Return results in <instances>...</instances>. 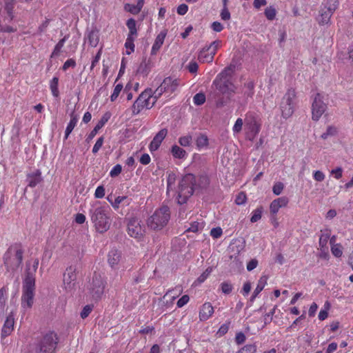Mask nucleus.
I'll return each mask as SVG.
<instances>
[{"label": "nucleus", "mask_w": 353, "mask_h": 353, "mask_svg": "<svg viewBox=\"0 0 353 353\" xmlns=\"http://www.w3.org/2000/svg\"><path fill=\"white\" fill-rule=\"evenodd\" d=\"M123 203L125 205H128L130 204V200L125 196H119L115 198L114 201L112 203V206L114 209L117 210L119 208L120 204Z\"/></svg>", "instance_id": "e433bc0d"}, {"label": "nucleus", "mask_w": 353, "mask_h": 353, "mask_svg": "<svg viewBox=\"0 0 353 353\" xmlns=\"http://www.w3.org/2000/svg\"><path fill=\"white\" fill-rule=\"evenodd\" d=\"M8 291V288L6 286L0 289V315H3L5 312Z\"/></svg>", "instance_id": "c85d7f7f"}, {"label": "nucleus", "mask_w": 353, "mask_h": 353, "mask_svg": "<svg viewBox=\"0 0 353 353\" xmlns=\"http://www.w3.org/2000/svg\"><path fill=\"white\" fill-rule=\"evenodd\" d=\"M41 171L39 170L34 173L28 174L27 176L28 186L30 188H34L37 186L41 181Z\"/></svg>", "instance_id": "bb28decb"}, {"label": "nucleus", "mask_w": 353, "mask_h": 353, "mask_svg": "<svg viewBox=\"0 0 353 353\" xmlns=\"http://www.w3.org/2000/svg\"><path fill=\"white\" fill-rule=\"evenodd\" d=\"M289 203V199L287 196H281L273 200L270 205V212L272 216H276L281 208H285Z\"/></svg>", "instance_id": "aec40b11"}, {"label": "nucleus", "mask_w": 353, "mask_h": 353, "mask_svg": "<svg viewBox=\"0 0 353 353\" xmlns=\"http://www.w3.org/2000/svg\"><path fill=\"white\" fill-rule=\"evenodd\" d=\"M77 122H78V117L76 114H74V113L71 114L70 122L68 123V124L66 127L65 131V136H64L65 139H67L68 138L69 135L72 132L74 127L77 125Z\"/></svg>", "instance_id": "cd10ccee"}, {"label": "nucleus", "mask_w": 353, "mask_h": 353, "mask_svg": "<svg viewBox=\"0 0 353 353\" xmlns=\"http://www.w3.org/2000/svg\"><path fill=\"white\" fill-rule=\"evenodd\" d=\"M89 44L92 47H96L99 41V35L97 30H92L88 34Z\"/></svg>", "instance_id": "72a5a7b5"}, {"label": "nucleus", "mask_w": 353, "mask_h": 353, "mask_svg": "<svg viewBox=\"0 0 353 353\" xmlns=\"http://www.w3.org/2000/svg\"><path fill=\"white\" fill-rule=\"evenodd\" d=\"M110 208L105 203L97 201L89 211L90 219L96 230L103 233L109 230L111 224Z\"/></svg>", "instance_id": "f03ea898"}, {"label": "nucleus", "mask_w": 353, "mask_h": 353, "mask_svg": "<svg viewBox=\"0 0 353 353\" xmlns=\"http://www.w3.org/2000/svg\"><path fill=\"white\" fill-rule=\"evenodd\" d=\"M256 345L255 344H247L240 349L237 353H256Z\"/></svg>", "instance_id": "49530a36"}, {"label": "nucleus", "mask_w": 353, "mask_h": 353, "mask_svg": "<svg viewBox=\"0 0 353 353\" xmlns=\"http://www.w3.org/2000/svg\"><path fill=\"white\" fill-rule=\"evenodd\" d=\"M166 34L167 31L163 30L157 36L154 43H153L151 49L152 55H155L157 53V52L160 50L162 45L163 44Z\"/></svg>", "instance_id": "b1692460"}, {"label": "nucleus", "mask_w": 353, "mask_h": 353, "mask_svg": "<svg viewBox=\"0 0 353 353\" xmlns=\"http://www.w3.org/2000/svg\"><path fill=\"white\" fill-rule=\"evenodd\" d=\"M221 19L223 21H228L230 19L231 15L228 8H223L220 13Z\"/></svg>", "instance_id": "e2e57ef3"}, {"label": "nucleus", "mask_w": 353, "mask_h": 353, "mask_svg": "<svg viewBox=\"0 0 353 353\" xmlns=\"http://www.w3.org/2000/svg\"><path fill=\"white\" fill-rule=\"evenodd\" d=\"M214 310L210 302L204 303L199 309V318L201 321L208 320L214 314Z\"/></svg>", "instance_id": "412c9836"}, {"label": "nucleus", "mask_w": 353, "mask_h": 353, "mask_svg": "<svg viewBox=\"0 0 353 353\" xmlns=\"http://www.w3.org/2000/svg\"><path fill=\"white\" fill-rule=\"evenodd\" d=\"M205 95L202 92H199L194 96L193 102L196 105H201L205 102Z\"/></svg>", "instance_id": "09e8293b"}, {"label": "nucleus", "mask_w": 353, "mask_h": 353, "mask_svg": "<svg viewBox=\"0 0 353 353\" xmlns=\"http://www.w3.org/2000/svg\"><path fill=\"white\" fill-rule=\"evenodd\" d=\"M192 142V137L190 134L182 136L179 139V143L183 147H189Z\"/></svg>", "instance_id": "37998d69"}, {"label": "nucleus", "mask_w": 353, "mask_h": 353, "mask_svg": "<svg viewBox=\"0 0 353 353\" xmlns=\"http://www.w3.org/2000/svg\"><path fill=\"white\" fill-rule=\"evenodd\" d=\"M246 199H247L246 194L244 192H241L236 196V199H235V203L237 205H242L246 202Z\"/></svg>", "instance_id": "052dcab7"}, {"label": "nucleus", "mask_w": 353, "mask_h": 353, "mask_svg": "<svg viewBox=\"0 0 353 353\" xmlns=\"http://www.w3.org/2000/svg\"><path fill=\"white\" fill-rule=\"evenodd\" d=\"M246 90L244 95L246 98H252L254 94V83L253 81H248L244 84Z\"/></svg>", "instance_id": "ea45409f"}, {"label": "nucleus", "mask_w": 353, "mask_h": 353, "mask_svg": "<svg viewBox=\"0 0 353 353\" xmlns=\"http://www.w3.org/2000/svg\"><path fill=\"white\" fill-rule=\"evenodd\" d=\"M170 218V209L168 206H162L157 209L148 219V225L154 230H161L165 227Z\"/></svg>", "instance_id": "0eeeda50"}, {"label": "nucleus", "mask_w": 353, "mask_h": 353, "mask_svg": "<svg viewBox=\"0 0 353 353\" xmlns=\"http://www.w3.org/2000/svg\"><path fill=\"white\" fill-rule=\"evenodd\" d=\"M92 309L93 306L91 305H86L85 306H84L82 311L81 312V317L83 319L87 318L92 311Z\"/></svg>", "instance_id": "4d7b16f0"}, {"label": "nucleus", "mask_w": 353, "mask_h": 353, "mask_svg": "<svg viewBox=\"0 0 353 353\" xmlns=\"http://www.w3.org/2000/svg\"><path fill=\"white\" fill-rule=\"evenodd\" d=\"M59 336L54 331L43 335L35 346L36 353H54L59 343Z\"/></svg>", "instance_id": "423d86ee"}, {"label": "nucleus", "mask_w": 353, "mask_h": 353, "mask_svg": "<svg viewBox=\"0 0 353 353\" xmlns=\"http://www.w3.org/2000/svg\"><path fill=\"white\" fill-rule=\"evenodd\" d=\"M201 183H208V179L205 176H200L197 182L195 175L187 174L184 175L179 182L177 201L179 204L186 203L188 199L193 194L195 189L201 187Z\"/></svg>", "instance_id": "7ed1b4c3"}, {"label": "nucleus", "mask_w": 353, "mask_h": 353, "mask_svg": "<svg viewBox=\"0 0 353 353\" xmlns=\"http://www.w3.org/2000/svg\"><path fill=\"white\" fill-rule=\"evenodd\" d=\"M176 182V175L174 173H170L167 178V189L172 190L174 187Z\"/></svg>", "instance_id": "3c124183"}, {"label": "nucleus", "mask_w": 353, "mask_h": 353, "mask_svg": "<svg viewBox=\"0 0 353 353\" xmlns=\"http://www.w3.org/2000/svg\"><path fill=\"white\" fill-rule=\"evenodd\" d=\"M123 86L122 83H118L114 86V90L110 97V101L112 102H114V101H116V99L119 96L121 90H123Z\"/></svg>", "instance_id": "a18cd8bd"}, {"label": "nucleus", "mask_w": 353, "mask_h": 353, "mask_svg": "<svg viewBox=\"0 0 353 353\" xmlns=\"http://www.w3.org/2000/svg\"><path fill=\"white\" fill-rule=\"evenodd\" d=\"M338 6L339 0H323L320 10L321 20L319 23L322 25L327 23Z\"/></svg>", "instance_id": "f8f14e48"}, {"label": "nucleus", "mask_w": 353, "mask_h": 353, "mask_svg": "<svg viewBox=\"0 0 353 353\" xmlns=\"http://www.w3.org/2000/svg\"><path fill=\"white\" fill-rule=\"evenodd\" d=\"M105 196V188L103 185H99L97 188L94 192V196L97 199H102Z\"/></svg>", "instance_id": "774afa93"}, {"label": "nucleus", "mask_w": 353, "mask_h": 353, "mask_svg": "<svg viewBox=\"0 0 353 353\" xmlns=\"http://www.w3.org/2000/svg\"><path fill=\"white\" fill-rule=\"evenodd\" d=\"M232 73V70L230 67L225 68L213 81V85L222 94H231L235 92V87L230 80Z\"/></svg>", "instance_id": "39448f33"}, {"label": "nucleus", "mask_w": 353, "mask_h": 353, "mask_svg": "<svg viewBox=\"0 0 353 353\" xmlns=\"http://www.w3.org/2000/svg\"><path fill=\"white\" fill-rule=\"evenodd\" d=\"M332 254L337 258L343 255V246L341 243L331 246Z\"/></svg>", "instance_id": "de8ad7c7"}, {"label": "nucleus", "mask_w": 353, "mask_h": 353, "mask_svg": "<svg viewBox=\"0 0 353 353\" xmlns=\"http://www.w3.org/2000/svg\"><path fill=\"white\" fill-rule=\"evenodd\" d=\"M263 212V207L259 206L256 209H255L252 213V216L250 218V221L252 223H255L259 221L261 219Z\"/></svg>", "instance_id": "a19ab883"}, {"label": "nucleus", "mask_w": 353, "mask_h": 353, "mask_svg": "<svg viewBox=\"0 0 353 353\" xmlns=\"http://www.w3.org/2000/svg\"><path fill=\"white\" fill-rule=\"evenodd\" d=\"M243 121L241 118H238L232 128L233 132L238 134L242 130Z\"/></svg>", "instance_id": "864d4df0"}, {"label": "nucleus", "mask_w": 353, "mask_h": 353, "mask_svg": "<svg viewBox=\"0 0 353 353\" xmlns=\"http://www.w3.org/2000/svg\"><path fill=\"white\" fill-rule=\"evenodd\" d=\"M190 301V297L188 295L185 294L182 296L177 301L176 305L178 307H182L185 305H186Z\"/></svg>", "instance_id": "338daca9"}, {"label": "nucleus", "mask_w": 353, "mask_h": 353, "mask_svg": "<svg viewBox=\"0 0 353 353\" xmlns=\"http://www.w3.org/2000/svg\"><path fill=\"white\" fill-rule=\"evenodd\" d=\"M14 318L13 314L10 313L3 323L1 332V339H5L10 336L14 330Z\"/></svg>", "instance_id": "f3484780"}, {"label": "nucleus", "mask_w": 353, "mask_h": 353, "mask_svg": "<svg viewBox=\"0 0 353 353\" xmlns=\"http://www.w3.org/2000/svg\"><path fill=\"white\" fill-rule=\"evenodd\" d=\"M122 254L121 251L115 249L111 250L108 254V263L113 269H117L121 261Z\"/></svg>", "instance_id": "5701e85b"}, {"label": "nucleus", "mask_w": 353, "mask_h": 353, "mask_svg": "<svg viewBox=\"0 0 353 353\" xmlns=\"http://www.w3.org/2000/svg\"><path fill=\"white\" fill-rule=\"evenodd\" d=\"M15 3L13 0H6L5 3L4 11L6 15L0 17V32H14L16 31V28L8 25L14 19V8Z\"/></svg>", "instance_id": "9d476101"}, {"label": "nucleus", "mask_w": 353, "mask_h": 353, "mask_svg": "<svg viewBox=\"0 0 353 353\" xmlns=\"http://www.w3.org/2000/svg\"><path fill=\"white\" fill-rule=\"evenodd\" d=\"M77 279L76 270L72 266L68 268L63 274V286L66 290L70 291L75 286Z\"/></svg>", "instance_id": "dca6fc26"}, {"label": "nucleus", "mask_w": 353, "mask_h": 353, "mask_svg": "<svg viewBox=\"0 0 353 353\" xmlns=\"http://www.w3.org/2000/svg\"><path fill=\"white\" fill-rule=\"evenodd\" d=\"M165 92L173 93L180 85V80L171 77H166L161 83Z\"/></svg>", "instance_id": "a211bd4d"}, {"label": "nucleus", "mask_w": 353, "mask_h": 353, "mask_svg": "<svg viewBox=\"0 0 353 353\" xmlns=\"http://www.w3.org/2000/svg\"><path fill=\"white\" fill-rule=\"evenodd\" d=\"M39 260L34 261L32 267L27 263L26 277L24 279L22 287L21 295V307L24 310L30 309L34 303V291H35V273L38 268Z\"/></svg>", "instance_id": "f257e3e1"}, {"label": "nucleus", "mask_w": 353, "mask_h": 353, "mask_svg": "<svg viewBox=\"0 0 353 353\" xmlns=\"http://www.w3.org/2000/svg\"><path fill=\"white\" fill-rule=\"evenodd\" d=\"M211 268L206 269L197 279V281L199 283H203L211 273Z\"/></svg>", "instance_id": "680f3d73"}, {"label": "nucleus", "mask_w": 353, "mask_h": 353, "mask_svg": "<svg viewBox=\"0 0 353 353\" xmlns=\"http://www.w3.org/2000/svg\"><path fill=\"white\" fill-rule=\"evenodd\" d=\"M221 289L223 293L229 294L233 290V286L231 283L228 281H224L221 284Z\"/></svg>", "instance_id": "8fccbe9b"}, {"label": "nucleus", "mask_w": 353, "mask_h": 353, "mask_svg": "<svg viewBox=\"0 0 353 353\" xmlns=\"http://www.w3.org/2000/svg\"><path fill=\"white\" fill-rule=\"evenodd\" d=\"M171 154L175 159H185L187 157L186 151L177 145H174L171 148Z\"/></svg>", "instance_id": "c756f323"}, {"label": "nucleus", "mask_w": 353, "mask_h": 353, "mask_svg": "<svg viewBox=\"0 0 353 353\" xmlns=\"http://www.w3.org/2000/svg\"><path fill=\"white\" fill-rule=\"evenodd\" d=\"M126 26L129 30L128 36L137 37L138 33H137L136 21L134 19L130 18V19H128V21H126Z\"/></svg>", "instance_id": "f704fd0d"}, {"label": "nucleus", "mask_w": 353, "mask_h": 353, "mask_svg": "<svg viewBox=\"0 0 353 353\" xmlns=\"http://www.w3.org/2000/svg\"><path fill=\"white\" fill-rule=\"evenodd\" d=\"M167 134L168 130L166 128H163L159 131L149 145V150L151 152H154L159 148L162 141L164 140Z\"/></svg>", "instance_id": "6ab92c4d"}, {"label": "nucleus", "mask_w": 353, "mask_h": 353, "mask_svg": "<svg viewBox=\"0 0 353 353\" xmlns=\"http://www.w3.org/2000/svg\"><path fill=\"white\" fill-rule=\"evenodd\" d=\"M111 117V113L110 112H106L101 117L100 120L98 121L94 129L90 132L89 135L88 136L87 141H89L92 140L98 133L99 130L101 129L105 123L109 121Z\"/></svg>", "instance_id": "4be33fe9"}, {"label": "nucleus", "mask_w": 353, "mask_h": 353, "mask_svg": "<svg viewBox=\"0 0 353 353\" xmlns=\"http://www.w3.org/2000/svg\"><path fill=\"white\" fill-rule=\"evenodd\" d=\"M196 145L199 150L207 148L208 145V138L204 134H200L196 139Z\"/></svg>", "instance_id": "c9c22d12"}, {"label": "nucleus", "mask_w": 353, "mask_h": 353, "mask_svg": "<svg viewBox=\"0 0 353 353\" xmlns=\"http://www.w3.org/2000/svg\"><path fill=\"white\" fill-rule=\"evenodd\" d=\"M284 188V185L281 182H276L272 187V192L275 195H280Z\"/></svg>", "instance_id": "5fc2aeb1"}, {"label": "nucleus", "mask_w": 353, "mask_h": 353, "mask_svg": "<svg viewBox=\"0 0 353 353\" xmlns=\"http://www.w3.org/2000/svg\"><path fill=\"white\" fill-rule=\"evenodd\" d=\"M327 104L323 101V97L320 93H317L313 99L312 103V119L317 121L327 110Z\"/></svg>", "instance_id": "ddd939ff"}, {"label": "nucleus", "mask_w": 353, "mask_h": 353, "mask_svg": "<svg viewBox=\"0 0 353 353\" xmlns=\"http://www.w3.org/2000/svg\"><path fill=\"white\" fill-rule=\"evenodd\" d=\"M59 77H54L49 82V88L51 91L52 95L57 98L59 97Z\"/></svg>", "instance_id": "2f4dec72"}, {"label": "nucleus", "mask_w": 353, "mask_h": 353, "mask_svg": "<svg viewBox=\"0 0 353 353\" xmlns=\"http://www.w3.org/2000/svg\"><path fill=\"white\" fill-rule=\"evenodd\" d=\"M279 108L281 112V116L284 119H288L294 114V107L292 105H290L281 101Z\"/></svg>", "instance_id": "a878e982"}, {"label": "nucleus", "mask_w": 353, "mask_h": 353, "mask_svg": "<svg viewBox=\"0 0 353 353\" xmlns=\"http://www.w3.org/2000/svg\"><path fill=\"white\" fill-rule=\"evenodd\" d=\"M127 231L131 237L138 240H140L143 236L145 232L144 227L141 224V221L135 217L129 219Z\"/></svg>", "instance_id": "4468645a"}, {"label": "nucleus", "mask_w": 353, "mask_h": 353, "mask_svg": "<svg viewBox=\"0 0 353 353\" xmlns=\"http://www.w3.org/2000/svg\"><path fill=\"white\" fill-rule=\"evenodd\" d=\"M330 235L331 230L330 229L321 230L319 244L321 248H325L327 246V243L330 238Z\"/></svg>", "instance_id": "7c9ffc66"}, {"label": "nucleus", "mask_w": 353, "mask_h": 353, "mask_svg": "<svg viewBox=\"0 0 353 353\" xmlns=\"http://www.w3.org/2000/svg\"><path fill=\"white\" fill-rule=\"evenodd\" d=\"M103 142H104V138L103 137H99L95 144L94 145L93 148H92V152L94 154H96L99 152V150L101 149V148L102 147L103 144Z\"/></svg>", "instance_id": "13d9d810"}, {"label": "nucleus", "mask_w": 353, "mask_h": 353, "mask_svg": "<svg viewBox=\"0 0 353 353\" xmlns=\"http://www.w3.org/2000/svg\"><path fill=\"white\" fill-rule=\"evenodd\" d=\"M261 128V120L254 112L245 114L244 131L245 137L249 141H254Z\"/></svg>", "instance_id": "6e6552de"}, {"label": "nucleus", "mask_w": 353, "mask_h": 353, "mask_svg": "<svg viewBox=\"0 0 353 353\" xmlns=\"http://www.w3.org/2000/svg\"><path fill=\"white\" fill-rule=\"evenodd\" d=\"M296 99V92L294 88H291L287 90L286 92L282 97L281 101L295 107Z\"/></svg>", "instance_id": "393cba45"}, {"label": "nucleus", "mask_w": 353, "mask_h": 353, "mask_svg": "<svg viewBox=\"0 0 353 353\" xmlns=\"http://www.w3.org/2000/svg\"><path fill=\"white\" fill-rule=\"evenodd\" d=\"M264 14H265V17L268 20L272 21L276 17V9L273 6H270L265 8Z\"/></svg>", "instance_id": "c03bdc74"}, {"label": "nucleus", "mask_w": 353, "mask_h": 353, "mask_svg": "<svg viewBox=\"0 0 353 353\" xmlns=\"http://www.w3.org/2000/svg\"><path fill=\"white\" fill-rule=\"evenodd\" d=\"M186 68L190 73L194 74L197 72L199 65L196 61H191Z\"/></svg>", "instance_id": "0e129e2a"}, {"label": "nucleus", "mask_w": 353, "mask_h": 353, "mask_svg": "<svg viewBox=\"0 0 353 353\" xmlns=\"http://www.w3.org/2000/svg\"><path fill=\"white\" fill-rule=\"evenodd\" d=\"M155 105V99H152V88L143 91L133 103L131 110L133 116L139 114L143 109H151Z\"/></svg>", "instance_id": "1a4fd4ad"}, {"label": "nucleus", "mask_w": 353, "mask_h": 353, "mask_svg": "<svg viewBox=\"0 0 353 353\" xmlns=\"http://www.w3.org/2000/svg\"><path fill=\"white\" fill-rule=\"evenodd\" d=\"M105 283L100 276H94L92 278L90 293L92 298L94 300L99 299L103 294Z\"/></svg>", "instance_id": "2eb2a0df"}, {"label": "nucleus", "mask_w": 353, "mask_h": 353, "mask_svg": "<svg viewBox=\"0 0 353 353\" xmlns=\"http://www.w3.org/2000/svg\"><path fill=\"white\" fill-rule=\"evenodd\" d=\"M137 38V37H130L127 36L125 42V48L126 49L125 54L128 55L131 54L132 52H134L135 46H134V40Z\"/></svg>", "instance_id": "473e14b6"}, {"label": "nucleus", "mask_w": 353, "mask_h": 353, "mask_svg": "<svg viewBox=\"0 0 353 353\" xmlns=\"http://www.w3.org/2000/svg\"><path fill=\"white\" fill-rule=\"evenodd\" d=\"M165 92L162 88L161 84L155 90H153L152 89V99H155V103L158 100V99L163 94V93Z\"/></svg>", "instance_id": "603ef678"}, {"label": "nucleus", "mask_w": 353, "mask_h": 353, "mask_svg": "<svg viewBox=\"0 0 353 353\" xmlns=\"http://www.w3.org/2000/svg\"><path fill=\"white\" fill-rule=\"evenodd\" d=\"M337 128L333 125H329L327 128L326 132L323 133L321 137L323 139H327L329 137L335 136L337 134Z\"/></svg>", "instance_id": "79ce46f5"}, {"label": "nucleus", "mask_w": 353, "mask_h": 353, "mask_svg": "<svg viewBox=\"0 0 353 353\" xmlns=\"http://www.w3.org/2000/svg\"><path fill=\"white\" fill-rule=\"evenodd\" d=\"M124 8L125 11L129 12L132 14H137L140 12L139 9L136 7V5L134 4L126 3L124 6Z\"/></svg>", "instance_id": "6e6d98bb"}, {"label": "nucleus", "mask_w": 353, "mask_h": 353, "mask_svg": "<svg viewBox=\"0 0 353 353\" xmlns=\"http://www.w3.org/2000/svg\"><path fill=\"white\" fill-rule=\"evenodd\" d=\"M268 278L265 275L260 277L259 280L258 281L256 287L254 290L256 294H259L264 289L265 286L268 283Z\"/></svg>", "instance_id": "58836bf2"}, {"label": "nucleus", "mask_w": 353, "mask_h": 353, "mask_svg": "<svg viewBox=\"0 0 353 353\" xmlns=\"http://www.w3.org/2000/svg\"><path fill=\"white\" fill-rule=\"evenodd\" d=\"M23 251L20 244L11 245L3 256L4 265L8 272L17 270L23 261Z\"/></svg>", "instance_id": "20e7f679"}, {"label": "nucleus", "mask_w": 353, "mask_h": 353, "mask_svg": "<svg viewBox=\"0 0 353 353\" xmlns=\"http://www.w3.org/2000/svg\"><path fill=\"white\" fill-rule=\"evenodd\" d=\"M69 38V34L65 35L63 38L60 39L59 42L56 44L54 46V48L53 50V52H52L51 57L57 56L59 52H61L62 48L64 46L65 42L67 41V39Z\"/></svg>", "instance_id": "4c0bfd02"}, {"label": "nucleus", "mask_w": 353, "mask_h": 353, "mask_svg": "<svg viewBox=\"0 0 353 353\" xmlns=\"http://www.w3.org/2000/svg\"><path fill=\"white\" fill-rule=\"evenodd\" d=\"M121 171H122L121 165L120 164H117L110 170V176L111 177L117 176L118 175H119L121 174Z\"/></svg>", "instance_id": "bf43d9fd"}, {"label": "nucleus", "mask_w": 353, "mask_h": 353, "mask_svg": "<svg viewBox=\"0 0 353 353\" xmlns=\"http://www.w3.org/2000/svg\"><path fill=\"white\" fill-rule=\"evenodd\" d=\"M223 231L220 227L214 228L210 230V235L214 239H218L221 237Z\"/></svg>", "instance_id": "69168bd1"}, {"label": "nucleus", "mask_w": 353, "mask_h": 353, "mask_svg": "<svg viewBox=\"0 0 353 353\" xmlns=\"http://www.w3.org/2000/svg\"><path fill=\"white\" fill-rule=\"evenodd\" d=\"M222 41L215 40L208 47L203 48L199 53L198 59L202 63H211L219 48H221Z\"/></svg>", "instance_id": "9b49d317"}]
</instances>
